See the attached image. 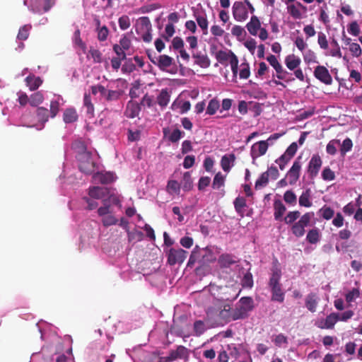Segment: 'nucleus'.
Segmentation results:
<instances>
[{
	"label": "nucleus",
	"mask_w": 362,
	"mask_h": 362,
	"mask_svg": "<svg viewBox=\"0 0 362 362\" xmlns=\"http://www.w3.org/2000/svg\"><path fill=\"white\" fill-rule=\"evenodd\" d=\"M318 44L325 50L324 54L327 56L341 57V52L337 42L333 40L329 44L326 40L325 35L322 33L318 34Z\"/></svg>",
	"instance_id": "obj_1"
},
{
	"label": "nucleus",
	"mask_w": 362,
	"mask_h": 362,
	"mask_svg": "<svg viewBox=\"0 0 362 362\" xmlns=\"http://www.w3.org/2000/svg\"><path fill=\"white\" fill-rule=\"evenodd\" d=\"M23 4L32 12L41 14L47 12L55 4V0H24Z\"/></svg>",
	"instance_id": "obj_2"
},
{
	"label": "nucleus",
	"mask_w": 362,
	"mask_h": 362,
	"mask_svg": "<svg viewBox=\"0 0 362 362\" xmlns=\"http://www.w3.org/2000/svg\"><path fill=\"white\" fill-rule=\"evenodd\" d=\"M80 170L86 174H92L95 171V163L93 160L92 153H83L76 156Z\"/></svg>",
	"instance_id": "obj_3"
},
{
	"label": "nucleus",
	"mask_w": 362,
	"mask_h": 362,
	"mask_svg": "<svg viewBox=\"0 0 362 362\" xmlns=\"http://www.w3.org/2000/svg\"><path fill=\"white\" fill-rule=\"evenodd\" d=\"M187 254L188 252L182 248L172 247L167 252V262L171 266L181 264L185 260Z\"/></svg>",
	"instance_id": "obj_4"
},
{
	"label": "nucleus",
	"mask_w": 362,
	"mask_h": 362,
	"mask_svg": "<svg viewBox=\"0 0 362 362\" xmlns=\"http://www.w3.org/2000/svg\"><path fill=\"white\" fill-rule=\"evenodd\" d=\"M298 149V145L296 142L292 143L286 150L285 153L281 156L275 162L279 165V168L284 170L286 164L294 156Z\"/></svg>",
	"instance_id": "obj_5"
},
{
	"label": "nucleus",
	"mask_w": 362,
	"mask_h": 362,
	"mask_svg": "<svg viewBox=\"0 0 362 362\" xmlns=\"http://www.w3.org/2000/svg\"><path fill=\"white\" fill-rule=\"evenodd\" d=\"M233 15L237 21H244L248 17L247 9L242 1H235L233 5Z\"/></svg>",
	"instance_id": "obj_6"
},
{
	"label": "nucleus",
	"mask_w": 362,
	"mask_h": 362,
	"mask_svg": "<svg viewBox=\"0 0 362 362\" xmlns=\"http://www.w3.org/2000/svg\"><path fill=\"white\" fill-rule=\"evenodd\" d=\"M217 317L222 324L233 321V309L230 308V305L225 304L221 306L218 311Z\"/></svg>",
	"instance_id": "obj_7"
},
{
	"label": "nucleus",
	"mask_w": 362,
	"mask_h": 362,
	"mask_svg": "<svg viewBox=\"0 0 362 362\" xmlns=\"http://www.w3.org/2000/svg\"><path fill=\"white\" fill-rule=\"evenodd\" d=\"M269 143L266 141H260L252 146L251 156L253 159L264 155L268 149Z\"/></svg>",
	"instance_id": "obj_8"
},
{
	"label": "nucleus",
	"mask_w": 362,
	"mask_h": 362,
	"mask_svg": "<svg viewBox=\"0 0 362 362\" xmlns=\"http://www.w3.org/2000/svg\"><path fill=\"white\" fill-rule=\"evenodd\" d=\"M173 62V59L166 54L160 55L155 60H152V63L157 66L161 71H167Z\"/></svg>",
	"instance_id": "obj_9"
},
{
	"label": "nucleus",
	"mask_w": 362,
	"mask_h": 362,
	"mask_svg": "<svg viewBox=\"0 0 362 362\" xmlns=\"http://www.w3.org/2000/svg\"><path fill=\"white\" fill-rule=\"evenodd\" d=\"M93 178L95 183L109 184L115 180L114 173L110 172L94 173Z\"/></svg>",
	"instance_id": "obj_10"
},
{
	"label": "nucleus",
	"mask_w": 362,
	"mask_h": 362,
	"mask_svg": "<svg viewBox=\"0 0 362 362\" xmlns=\"http://www.w3.org/2000/svg\"><path fill=\"white\" fill-rule=\"evenodd\" d=\"M236 257L228 253L221 255L218 259V264L221 268H228L238 261Z\"/></svg>",
	"instance_id": "obj_11"
},
{
	"label": "nucleus",
	"mask_w": 362,
	"mask_h": 362,
	"mask_svg": "<svg viewBox=\"0 0 362 362\" xmlns=\"http://www.w3.org/2000/svg\"><path fill=\"white\" fill-rule=\"evenodd\" d=\"M110 189L107 187H92L88 189V194L91 198L95 199H103L105 197L108 195Z\"/></svg>",
	"instance_id": "obj_12"
},
{
	"label": "nucleus",
	"mask_w": 362,
	"mask_h": 362,
	"mask_svg": "<svg viewBox=\"0 0 362 362\" xmlns=\"http://www.w3.org/2000/svg\"><path fill=\"white\" fill-rule=\"evenodd\" d=\"M267 62L269 63V64L274 67L275 71H276V77L279 79H284V74L286 73V71L283 69L281 64L278 62L276 56L273 54H270L267 57Z\"/></svg>",
	"instance_id": "obj_13"
},
{
	"label": "nucleus",
	"mask_w": 362,
	"mask_h": 362,
	"mask_svg": "<svg viewBox=\"0 0 362 362\" xmlns=\"http://www.w3.org/2000/svg\"><path fill=\"white\" fill-rule=\"evenodd\" d=\"M194 17L198 25L202 30L203 33L204 35H206L207 30H208L209 21L207 20L206 13L203 12V11L194 12Z\"/></svg>",
	"instance_id": "obj_14"
},
{
	"label": "nucleus",
	"mask_w": 362,
	"mask_h": 362,
	"mask_svg": "<svg viewBox=\"0 0 362 362\" xmlns=\"http://www.w3.org/2000/svg\"><path fill=\"white\" fill-rule=\"evenodd\" d=\"M300 165L298 161H295L286 174V178L288 180L289 184L293 185L299 178Z\"/></svg>",
	"instance_id": "obj_15"
},
{
	"label": "nucleus",
	"mask_w": 362,
	"mask_h": 362,
	"mask_svg": "<svg viewBox=\"0 0 362 362\" xmlns=\"http://www.w3.org/2000/svg\"><path fill=\"white\" fill-rule=\"evenodd\" d=\"M192 58L194 59V64H197L201 68H208L211 65V61L208 56L202 54L201 52H194Z\"/></svg>",
	"instance_id": "obj_16"
},
{
	"label": "nucleus",
	"mask_w": 362,
	"mask_h": 362,
	"mask_svg": "<svg viewBox=\"0 0 362 362\" xmlns=\"http://www.w3.org/2000/svg\"><path fill=\"white\" fill-rule=\"evenodd\" d=\"M140 111V105L136 102L131 100L127 105L124 115L128 118H134L139 115Z\"/></svg>",
	"instance_id": "obj_17"
},
{
	"label": "nucleus",
	"mask_w": 362,
	"mask_h": 362,
	"mask_svg": "<svg viewBox=\"0 0 362 362\" xmlns=\"http://www.w3.org/2000/svg\"><path fill=\"white\" fill-rule=\"evenodd\" d=\"M25 81L30 90L33 91L37 90L42 83V80L40 76H35L33 74L28 76Z\"/></svg>",
	"instance_id": "obj_18"
},
{
	"label": "nucleus",
	"mask_w": 362,
	"mask_h": 362,
	"mask_svg": "<svg viewBox=\"0 0 362 362\" xmlns=\"http://www.w3.org/2000/svg\"><path fill=\"white\" fill-rule=\"evenodd\" d=\"M248 32L252 35H257L258 30L261 28V23L256 16H252L250 22L246 25Z\"/></svg>",
	"instance_id": "obj_19"
},
{
	"label": "nucleus",
	"mask_w": 362,
	"mask_h": 362,
	"mask_svg": "<svg viewBox=\"0 0 362 362\" xmlns=\"http://www.w3.org/2000/svg\"><path fill=\"white\" fill-rule=\"evenodd\" d=\"M281 276V270L276 268L272 269V273L269 281V286L270 288L281 286L280 279Z\"/></svg>",
	"instance_id": "obj_20"
},
{
	"label": "nucleus",
	"mask_w": 362,
	"mask_h": 362,
	"mask_svg": "<svg viewBox=\"0 0 362 362\" xmlns=\"http://www.w3.org/2000/svg\"><path fill=\"white\" fill-rule=\"evenodd\" d=\"M318 80L327 85L332 82V76L325 66H318Z\"/></svg>",
	"instance_id": "obj_21"
},
{
	"label": "nucleus",
	"mask_w": 362,
	"mask_h": 362,
	"mask_svg": "<svg viewBox=\"0 0 362 362\" xmlns=\"http://www.w3.org/2000/svg\"><path fill=\"white\" fill-rule=\"evenodd\" d=\"M235 160V156L234 154L231 153L228 155H224L221 160V165L222 169L225 172H229L231 168L230 163H232V165H233V163Z\"/></svg>",
	"instance_id": "obj_22"
},
{
	"label": "nucleus",
	"mask_w": 362,
	"mask_h": 362,
	"mask_svg": "<svg viewBox=\"0 0 362 362\" xmlns=\"http://www.w3.org/2000/svg\"><path fill=\"white\" fill-rule=\"evenodd\" d=\"M170 99V95L168 91V89H162L157 97V103L160 107L164 108L168 105Z\"/></svg>",
	"instance_id": "obj_23"
},
{
	"label": "nucleus",
	"mask_w": 362,
	"mask_h": 362,
	"mask_svg": "<svg viewBox=\"0 0 362 362\" xmlns=\"http://www.w3.org/2000/svg\"><path fill=\"white\" fill-rule=\"evenodd\" d=\"M202 251L204 254L202 255V258L199 261L201 264L211 263L216 260L214 254L211 249L206 247Z\"/></svg>",
	"instance_id": "obj_24"
},
{
	"label": "nucleus",
	"mask_w": 362,
	"mask_h": 362,
	"mask_svg": "<svg viewBox=\"0 0 362 362\" xmlns=\"http://www.w3.org/2000/svg\"><path fill=\"white\" fill-rule=\"evenodd\" d=\"M285 64L290 70H295L300 64V59L294 54H289L285 59Z\"/></svg>",
	"instance_id": "obj_25"
},
{
	"label": "nucleus",
	"mask_w": 362,
	"mask_h": 362,
	"mask_svg": "<svg viewBox=\"0 0 362 362\" xmlns=\"http://www.w3.org/2000/svg\"><path fill=\"white\" fill-rule=\"evenodd\" d=\"M339 320V314L337 313H332L328 315L324 322H321L322 328L330 329L334 327L336 322Z\"/></svg>",
	"instance_id": "obj_26"
},
{
	"label": "nucleus",
	"mask_w": 362,
	"mask_h": 362,
	"mask_svg": "<svg viewBox=\"0 0 362 362\" xmlns=\"http://www.w3.org/2000/svg\"><path fill=\"white\" fill-rule=\"evenodd\" d=\"M274 218L276 220H280L286 211V207L282 203V202L279 199L275 200L274 203Z\"/></svg>",
	"instance_id": "obj_27"
},
{
	"label": "nucleus",
	"mask_w": 362,
	"mask_h": 362,
	"mask_svg": "<svg viewBox=\"0 0 362 362\" xmlns=\"http://www.w3.org/2000/svg\"><path fill=\"white\" fill-rule=\"evenodd\" d=\"M63 119L65 123H72L78 119V115L74 108L66 109L63 115Z\"/></svg>",
	"instance_id": "obj_28"
},
{
	"label": "nucleus",
	"mask_w": 362,
	"mask_h": 362,
	"mask_svg": "<svg viewBox=\"0 0 362 362\" xmlns=\"http://www.w3.org/2000/svg\"><path fill=\"white\" fill-rule=\"evenodd\" d=\"M272 292V300L279 303H283L285 298V293L281 286L270 288Z\"/></svg>",
	"instance_id": "obj_29"
},
{
	"label": "nucleus",
	"mask_w": 362,
	"mask_h": 362,
	"mask_svg": "<svg viewBox=\"0 0 362 362\" xmlns=\"http://www.w3.org/2000/svg\"><path fill=\"white\" fill-rule=\"evenodd\" d=\"M83 106L86 108V114L89 117L94 116V105L91 102L90 94L85 93L83 97Z\"/></svg>",
	"instance_id": "obj_30"
},
{
	"label": "nucleus",
	"mask_w": 362,
	"mask_h": 362,
	"mask_svg": "<svg viewBox=\"0 0 362 362\" xmlns=\"http://www.w3.org/2000/svg\"><path fill=\"white\" fill-rule=\"evenodd\" d=\"M36 117L37 121L42 124H44L48 121L49 110L43 107H37L36 110Z\"/></svg>",
	"instance_id": "obj_31"
},
{
	"label": "nucleus",
	"mask_w": 362,
	"mask_h": 362,
	"mask_svg": "<svg viewBox=\"0 0 362 362\" xmlns=\"http://www.w3.org/2000/svg\"><path fill=\"white\" fill-rule=\"evenodd\" d=\"M238 304L246 310L247 313L250 312L254 308V301L251 297L241 298Z\"/></svg>",
	"instance_id": "obj_32"
},
{
	"label": "nucleus",
	"mask_w": 362,
	"mask_h": 362,
	"mask_svg": "<svg viewBox=\"0 0 362 362\" xmlns=\"http://www.w3.org/2000/svg\"><path fill=\"white\" fill-rule=\"evenodd\" d=\"M236 212L243 216V208L246 206V199L243 197H238L233 202Z\"/></svg>",
	"instance_id": "obj_33"
},
{
	"label": "nucleus",
	"mask_w": 362,
	"mask_h": 362,
	"mask_svg": "<svg viewBox=\"0 0 362 362\" xmlns=\"http://www.w3.org/2000/svg\"><path fill=\"white\" fill-rule=\"evenodd\" d=\"M233 320L240 319H245L247 317L248 313L240 307L238 304L236 305L235 308L233 309Z\"/></svg>",
	"instance_id": "obj_34"
},
{
	"label": "nucleus",
	"mask_w": 362,
	"mask_h": 362,
	"mask_svg": "<svg viewBox=\"0 0 362 362\" xmlns=\"http://www.w3.org/2000/svg\"><path fill=\"white\" fill-rule=\"evenodd\" d=\"M220 107V103L216 98H213L209 100L206 107V113L209 115H214Z\"/></svg>",
	"instance_id": "obj_35"
},
{
	"label": "nucleus",
	"mask_w": 362,
	"mask_h": 362,
	"mask_svg": "<svg viewBox=\"0 0 362 362\" xmlns=\"http://www.w3.org/2000/svg\"><path fill=\"white\" fill-rule=\"evenodd\" d=\"M44 100V95L40 91H37L32 94L30 97V105L33 107H37L41 104Z\"/></svg>",
	"instance_id": "obj_36"
},
{
	"label": "nucleus",
	"mask_w": 362,
	"mask_h": 362,
	"mask_svg": "<svg viewBox=\"0 0 362 362\" xmlns=\"http://www.w3.org/2000/svg\"><path fill=\"white\" fill-rule=\"evenodd\" d=\"M225 184V176L221 172L217 173L213 180L212 187L219 189Z\"/></svg>",
	"instance_id": "obj_37"
},
{
	"label": "nucleus",
	"mask_w": 362,
	"mask_h": 362,
	"mask_svg": "<svg viewBox=\"0 0 362 362\" xmlns=\"http://www.w3.org/2000/svg\"><path fill=\"white\" fill-rule=\"evenodd\" d=\"M317 305L316 296L314 293L309 294L305 300V305L307 308L311 312H315Z\"/></svg>",
	"instance_id": "obj_38"
},
{
	"label": "nucleus",
	"mask_w": 362,
	"mask_h": 362,
	"mask_svg": "<svg viewBox=\"0 0 362 362\" xmlns=\"http://www.w3.org/2000/svg\"><path fill=\"white\" fill-rule=\"evenodd\" d=\"M73 148L77 153V156L83 153H88L90 151H87L86 146L83 141H76L73 144Z\"/></svg>",
	"instance_id": "obj_39"
},
{
	"label": "nucleus",
	"mask_w": 362,
	"mask_h": 362,
	"mask_svg": "<svg viewBox=\"0 0 362 362\" xmlns=\"http://www.w3.org/2000/svg\"><path fill=\"white\" fill-rule=\"evenodd\" d=\"M30 29H31L30 25H25L21 27L18 30V33L17 35V38L19 40H27L29 36Z\"/></svg>",
	"instance_id": "obj_40"
},
{
	"label": "nucleus",
	"mask_w": 362,
	"mask_h": 362,
	"mask_svg": "<svg viewBox=\"0 0 362 362\" xmlns=\"http://www.w3.org/2000/svg\"><path fill=\"white\" fill-rule=\"evenodd\" d=\"M199 256L200 254L198 246H196V247L194 248V250L191 252V255L187 262V267H192L197 262L199 261Z\"/></svg>",
	"instance_id": "obj_41"
},
{
	"label": "nucleus",
	"mask_w": 362,
	"mask_h": 362,
	"mask_svg": "<svg viewBox=\"0 0 362 362\" xmlns=\"http://www.w3.org/2000/svg\"><path fill=\"white\" fill-rule=\"evenodd\" d=\"M103 206L99 207L98 209V214L101 217H103L106 215L112 214L110 204H108L107 199H103Z\"/></svg>",
	"instance_id": "obj_42"
},
{
	"label": "nucleus",
	"mask_w": 362,
	"mask_h": 362,
	"mask_svg": "<svg viewBox=\"0 0 362 362\" xmlns=\"http://www.w3.org/2000/svg\"><path fill=\"white\" fill-rule=\"evenodd\" d=\"M308 173L310 177L317 175V155H313L308 165Z\"/></svg>",
	"instance_id": "obj_43"
},
{
	"label": "nucleus",
	"mask_w": 362,
	"mask_h": 362,
	"mask_svg": "<svg viewBox=\"0 0 362 362\" xmlns=\"http://www.w3.org/2000/svg\"><path fill=\"white\" fill-rule=\"evenodd\" d=\"M102 223L105 227L116 225L118 222L117 218L111 214L102 217Z\"/></svg>",
	"instance_id": "obj_44"
},
{
	"label": "nucleus",
	"mask_w": 362,
	"mask_h": 362,
	"mask_svg": "<svg viewBox=\"0 0 362 362\" xmlns=\"http://www.w3.org/2000/svg\"><path fill=\"white\" fill-rule=\"evenodd\" d=\"M269 182L268 173L264 172L260 177L256 180L255 187L258 189L262 187H265Z\"/></svg>",
	"instance_id": "obj_45"
},
{
	"label": "nucleus",
	"mask_w": 362,
	"mask_h": 362,
	"mask_svg": "<svg viewBox=\"0 0 362 362\" xmlns=\"http://www.w3.org/2000/svg\"><path fill=\"white\" fill-rule=\"evenodd\" d=\"M97 33V37L100 42L105 41L107 38L109 34V30L106 25L102 26V28H99V29H95Z\"/></svg>",
	"instance_id": "obj_46"
},
{
	"label": "nucleus",
	"mask_w": 362,
	"mask_h": 362,
	"mask_svg": "<svg viewBox=\"0 0 362 362\" xmlns=\"http://www.w3.org/2000/svg\"><path fill=\"white\" fill-rule=\"evenodd\" d=\"M340 151L341 155H345L347 152L350 151L353 146L352 141L349 138L345 139L342 144H340Z\"/></svg>",
	"instance_id": "obj_47"
},
{
	"label": "nucleus",
	"mask_w": 362,
	"mask_h": 362,
	"mask_svg": "<svg viewBox=\"0 0 362 362\" xmlns=\"http://www.w3.org/2000/svg\"><path fill=\"white\" fill-rule=\"evenodd\" d=\"M310 191L306 190L302 193L299 198V204L303 206L309 207L311 206L310 202Z\"/></svg>",
	"instance_id": "obj_48"
},
{
	"label": "nucleus",
	"mask_w": 362,
	"mask_h": 362,
	"mask_svg": "<svg viewBox=\"0 0 362 362\" xmlns=\"http://www.w3.org/2000/svg\"><path fill=\"white\" fill-rule=\"evenodd\" d=\"M118 23L121 30H127L131 25L130 18L128 16L123 15L119 18Z\"/></svg>",
	"instance_id": "obj_49"
},
{
	"label": "nucleus",
	"mask_w": 362,
	"mask_h": 362,
	"mask_svg": "<svg viewBox=\"0 0 362 362\" xmlns=\"http://www.w3.org/2000/svg\"><path fill=\"white\" fill-rule=\"evenodd\" d=\"M250 75V66L247 62L242 63L240 64V78L241 79H247L249 78Z\"/></svg>",
	"instance_id": "obj_50"
},
{
	"label": "nucleus",
	"mask_w": 362,
	"mask_h": 362,
	"mask_svg": "<svg viewBox=\"0 0 362 362\" xmlns=\"http://www.w3.org/2000/svg\"><path fill=\"white\" fill-rule=\"evenodd\" d=\"M242 286L244 288H252L253 286V278L250 272H246L242 279Z\"/></svg>",
	"instance_id": "obj_51"
},
{
	"label": "nucleus",
	"mask_w": 362,
	"mask_h": 362,
	"mask_svg": "<svg viewBox=\"0 0 362 362\" xmlns=\"http://www.w3.org/2000/svg\"><path fill=\"white\" fill-rule=\"evenodd\" d=\"M206 330L205 324L202 320H197L194 323V331L197 336L202 335Z\"/></svg>",
	"instance_id": "obj_52"
},
{
	"label": "nucleus",
	"mask_w": 362,
	"mask_h": 362,
	"mask_svg": "<svg viewBox=\"0 0 362 362\" xmlns=\"http://www.w3.org/2000/svg\"><path fill=\"white\" fill-rule=\"evenodd\" d=\"M291 230L296 237H301L305 233V226L298 222L292 226Z\"/></svg>",
	"instance_id": "obj_53"
},
{
	"label": "nucleus",
	"mask_w": 362,
	"mask_h": 362,
	"mask_svg": "<svg viewBox=\"0 0 362 362\" xmlns=\"http://www.w3.org/2000/svg\"><path fill=\"white\" fill-rule=\"evenodd\" d=\"M136 69L135 65L132 63V59H126L124 64L122 65V71L124 74H130Z\"/></svg>",
	"instance_id": "obj_54"
},
{
	"label": "nucleus",
	"mask_w": 362,
	"mask_h": 362,
	"mask_svg": "<svg viewBox=\"0 0 362 362\" xmlns=\"http://www.w3.org/2000/svg\"><path fill=\"white\" fill-rule=\"evenodd\" d=\"M184 135V132L179 129H175L168 136V140L172 143H177Z\"/></svg>",
	"instance_id": "obj_55"
},
{
	"label": "nucleus",
	"mask_w": 362,
	"mask_h": 362,
	"mask_svg": "<svg viewBox=\"0 0 362 362\" xmlns=\"http://www.w3.org/2000/svg\"><path fill=\"white\" fill-rule=\"evenodd\" d=\"M230 56V51L226 52L223 50H219L216 54V59L218 62L223 64V62L228 61Z\"/></svg>",
	"instance_id": "obj_56"
},
{
	"label": "nucleus",
	"mask_w": 362,
	"mask_h": 362,
	"mask_svg": "<svg viewBox=\"0 0 362 362\" xmlns=\"http://www.w3.org/2000/svg\"><path fill=\"white\" fill-rule=\"evenodd\" d=\"M89 54L93 59L95 63H100L102 61V54L100 50L95 49L93 47H90L89 49Z\"/></svg>",
	"instance_id": "obj_57"
},
{
	"label": "nucleus",
	"mask_w": 362,
	"mask_h": 362,
	"mask_svg": "<svg viewBox=\"0 0 362 362\" xmlns=\"http://www.w3.org/2000/svg\"><path fill=\"white\" fill-rule=\"evenodd\" d=\"M340 145L339 140H332L327 146V151L329 154L334 155L337 152V146Z\"/></svg>",
	"instance_id": "obj_58"
},
{
	"label": "nucleus",
	"mask_w": 362,
	"mask_h": 362,
	"mask_svg": "<svg viewBox=\"0 0 362 362\" xmlns=\"http://www.w3.org/2000/svg\"><path fill=\"white\" fill-rule=\"evenodd\" d=\"M284 201L290 204H296V196L292 191H286L284 195Z\"/></svg>",
	"instance_id": "obj_59"
},
{
	"label": "nucleus",
	"mask_w": 362,
	"mask_h": 362,
	"mask_svg": "<svg viewBox=\"0 0 362 362\" xmlns=\"http://www.w3.org/2000/svg\"><path fill=\"white\" fill-rule=\"evenodd\" d=\"M120 96V93L117 90H107V92L105 95H104V98L107 101H112L117 100Z\"/></svg>",
	"instance_id": "obj_60"
},
{
	"label": "nucleus",
	"mask_w": 362,
	"mask_h": 362,
	"mask_svg": "<svg viewBox=\"0 0 362 362\" xmlns=\"http://www.w3.org/2000/svg\"><path fill=\"white\" fill-rule=\"evenodd\" d=\"M321 216L326 220H329L334 216V210L330 207H322L320 210Z\"/></svg>",
	"instance_id": "obj_61"
},
{
	"label": "nucleus",
	"mask_w": 362,
	"mask_h": 362,
	"mask_svg": "<svg viewBox=\"0 0 362 362\" xmlns=\"http://www.w3.org/2000/svg\"><path fill=\"white\" fill-rule=\"evenodd\" d=\"M119 45L121 46L122 49H124L125 51H127L131 47L132 42L130 39L127 37L126 35H124L119 40Z\"/></svg>",
	"instance_id": "obj_62"
},
{
	"label": "nucleus",
	"mask_w": 362,
	"mask_h": 362,
	"mask_svg": "<svg viewBox=\"0 0 362 362\" xmlns=\"http://www.w3.org/2000/svg\"><path fill=\"white\" fill-rule=\"evenodd\" d=\"M211 182V178L208 176L201 177L198 182V189L202 191L204 190L206 187L209 185Z\"/></svg>",
	"instance_id": "obj_63"
},
{
	"label": "nucleus",
	"mask_w": 362,
	"mask_h": 362,
	"mask_svg": "<svg viewBox=\"0 0 362 362\" xmlns=\"http://www.w3.org/2000/svg\"><path fill=\"white\" fill-rule=\"evenodd\" d=\"M300 216V212L298 211L289 212L285 217L284 220L287 224L291 223L295 221Z\"/></svg>",
	"instance_id": "obj_64"
}]
</instances>
